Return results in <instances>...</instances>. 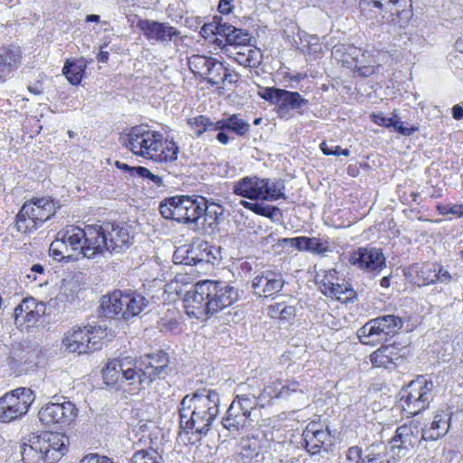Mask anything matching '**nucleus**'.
Listing matches in <instances>:
<instances>
[{
    "label": "nucleus",
    "mask_w": 463,
    "mask_h": 463,
    "mask_svg": "<svg viewBox=\"0 0 463 463\" xmlns=\"http://www.w3.org/2000/svg\"><path fill=\"white\" fill-rule=\"evenodd\" d=\"M391 0H360L359 8L362 15L372 21V24H388L389 2Z\"/></svg>",
    "instance_id": "412c9836"
},
{
    "label": "nucleus",
    "mask_w": 463,
    "mask_h": 463,
    "mask_svg": "<svg viewBox=\"0 0 463 463\" xmlns=\"http://www.w3.org/2000/svg\"><path fill=\"white\" fill-rule=\"evenodd\" d=\"M450 418V413H446L444 411H437L430 427L422 430L421 439L424 440H437L444 436L449 431Z\"/></svg>",
    "instance_id": "cd10ccee"
},
{
    "label": "nucleus",
    "mask_w": 463,
    "mask_h": 463,
    "mask_svg": "<svg viewBox=\"0 0 463 463\" xmlns=\"http://www.w3.org/2000/svg\"><path fill=\"white\" fill-rule=\"evenodd\" d=\"M80 463H113L111 459L106 456H99L98 454H90L85 456Z\"/></svg>",
    "instance_id": "e2e57ef3"
},
{
    "label": "nucleus",
    "mask_w": 463,
    "mask_h": 463,
    "mask_svg": "<svg viewBox=\"0 0 463 463\" xmlns=\"http://www.w3.org/2000/svg\"><path fill=\"white\" fill-rule=\"evenodd\" d=\"M241 454L247 458H253L259 455V445L256 439L247 440L242 444Z\"/></svg>",
    "instance_id": "4d7b16f0"
},
{
    "label": "nucleus",
    "mask_w": 463,
    "mask_h": 463,
    "mask_svg": "<svg viewBox=\"0 0 463 463\" xmlns=\"http://www.w3.org/2000/svg\"><path fill=\"white\" fill-rule=\"evenodd\" d=\"M280 91L281 89L275 87H261L258 91V95L264 100L277 106Z\"/></svg>",
    "instance_id": "603ef678"
},
{
    "label": "nucleus",
    "mask_w": 463,
    "mask_h": 463,
    "mask_svg": "<svg viewBox=\"0 0 463 463\" xmlns=\"http://www.w3.org/2000/svg\"><path fill=\"white\" fill-rule=\"evenodd\" d=\"M322 153L325 156H350V150L347 148H342L340 146H329L326 141H323L319 146Z\"/></svg>",
    "instance_id": "5fc2aeb1"
},
{
    "label": "nucleus",
    "mask_w": 463,
    "mask_h": 463,
    "mask_svg": "<svg viewBox=\"0 0 463 463\" xmlns=\"http://www.w3.org/2000/svg\"><path fill=\"white\" fill-rule=\"evenodd\" d=\"M128 306L127 292L121 290H115L111 294L105 295L100 300L102 313L107 317L123 319V313Z\"/></svg>",
    "instance_id": "5701e85b"
},
{
    "label": "nucleus",
    "mask_w": 463,
    "mask_h": 463,
    "mask_svg": "<svg viewBox=\"0 0 463 463\" xmlns=\"http://www.w3.org/2000/svg\"><path fill=\"white\" fill-rule=\"evenodd\" d=\"M394 128H395V130L398 131V133H400L401 135L405 136V137L411 136L413 133H415L418 130L417 127L405 128L402 121L396 122V124L394 123Z\"/></svg>",
    "instance_id": "69168bd1"
},
{
    "label": "nucleus",
    "mask_w": 463,
    "mask_h": 463,
    "mask_svg": "<svg viewBox=\"0 0 463 463\" xmlns=\"http://www.w3.org/2000/svg\"><path fill=\"white\" fill-rule=\"evenodd\" d=\"M84 69L85 65L82 62L67 60L62 73L71 84L78 85L82 80Z\"/></svg>",
    "instance_id": "58836bf2"
},
{
    "label": "nucleus",
    "mask_w": 463,
    "mask_h": 463,
    "mask_svg": "<svg viewBox=\"0 0 463 463\" xmlns=\"http://www.w3.org/2000/svg\"><path fill=\"white\" fill-rule=\"evenodd\" d=\"M280 386H281V380L273 382L270 385L267 386L264 389V391L262 392V396H268L270 399L278 398L277 393L279 392Z\"/></svg>",
    "instance_id": "0e129e2a"
},
{
    "label": "nucleus",
    "mask_w": 463,
    "mask_h": 463,
    "mask_svg": "<svg viewBox=\"0 0 463 463\" xmlns=\"http://www.w3.org/2000/svg\"><path fill=\"white\" fill-rule=\"evenodd\" d=\"M321 292L326 297L335 298L338 300H341L343 296H345V300L352 302L357 298V294L344 279H340L333 286L321 288Z\"/></svg>",
    "instance_id": "f704fd0d"
},
{
    "label": "nucleus",
    "mask_w": 463,
    "mask_h": 463,
    "mask_svg": "<svg viewBox=\"0 0 463 463\" xmlns=\"http://www.w3.org/2000/svg\"><path fill=\"white\" fill-rule=\"evenodd\" d=\"M309 104V100L298 91H289L281 89L277 103V113L280 118L289 116L291 111L298 114L304 113V108Z\"/></svg>",
    "instance_id": "aec40b11"
},
{
    "label": "nucleus",
    "mask_w": 463,
    "mask_h": 463,
    "mask_svg": "<svg viewBox=\"0 0 463 463\" xmlns=\"http://www.w3.org/2000/svg\"><path fill=\"white\" fill-rule=\"evenodd\" d=\"M188 123L196 137H200L206 130H214L215 122H212L210 118L205 116L190 118Z\"/></svg>",
    "instance_id": "de8ad7c7"
},
{
    "label": "nucleus",
    "mask_w": 463,
    "mask_h": 463,
    "mask_svg": "<svg viewBox=\"0 0 463 463\" xmlns=\"http://www.w3.org/2000/svg\"><path fill=\"white\" fill-rule=\"evenodd\" d=\"M128 296V308L123 313V319L128 320L139 315L148 305V300L139 293L127 292Z\"/></svg>",
    "instance_id": "e433bc0d"
},
{
    "label": "nucleus",
    "mask_w": 463,
    "mask_h": 463,
    "mask_svg": "<svg viewBox=\"0 0 463 463\" xmlns=\"http://www.w3.org/2000/svg\"><path fill=\"white\" fill-rule=\"evenodd\" d=\"M316 424L310 423L304 431V437L307 448L309 452L316 454L320 448L327 442H330V431L326 430L315 429Z\"/></svg>",
    "instance_id": "c756f323"
},
{
    "label": "nucleus",
    "mask_w": 463,
    "mask_h": 463,
    "mask_svg": "<svg viewBox=\"0 0 463 463\" xmlns=\"http://www.w3.org/2000/svg\"><path fill=\"white\" fill-rule=\"evenodd\" d=\"M4 65L11 70L20 63L21 52L19 47L4 48L0 51Z\"/></svg>",
    "instance_id": "09e8293b"
},
{
    "label": "nucleus",
    "mask_w": 463,
    "mask_h": 463,
    "mask_svg": "<svg viewBox=\"0 0 463 463\" xmlns=\"http://www.w3.org/2000/svg\"><path fill=\"white\" fill-rule=\"evenodd\" d=\"M172 373L169 355L165 351L147 354L139 359L123 357L108 362L102 369L107 385L119 383L124 392L137 395L156 380H164Z\"/></svg>",
    "instance_id": "f257e3e1"
},
{
    "label": "nucleus",
    "mask_w": 463,
    "mask_h": 463,
    "mask_svg": "<svg viewBox=\"0 0 463 463\" xmlns=\"http://www.w3.org/2000/svg\"><path fill=\"white\" fill-rule=\"evenodd\" d=\"M137 27L143 32L147 40L159 43L170 42L173 37L179 34V32L168 23H160L148 19L139 20Z\"/></svg>",
    "instance_id": "a211bd4d"
},
{
    "label": "nucleus",
    "mask_w": 463,
    "mask_h": 463,
    "mask_svg": "<svg viewBox=\"0 0 463 463\" xmlns=\"http://www.w3.org/2000/svg\"><path fill=\"white\" fill-rule=\"evenodd\" d=\"M208 298L205 280L197 282L192 290L185 293L183 299L186 314L190 317H195L197 319L211 315V307L209 306Z\"/></svg>",
    "instance_id": "4468645a"
},
{
    "label": "nucleus",
    "mask_w": 463,
    "mask_h": 463,
    "mask_svg": "<svg viewBox=\"0 0 463 463\" xmlns=\"http://www.w3.org/2000/svg\"><path fill=\"white\" fill-rule=\"evenodd\" d=\"M194 246L193 245H183L178 247L173 255V260L176 264L184 265H196V258L198 255L192 253L194 251Z\"/></svg>",
    "instance_id": "79ce46f5"
},
{
    "label": "nucleus",
    "mask_w": 463,
    "mask_h": 463,
    "mask_svg": "<svg viewBox=\"0 0 463 463\" xmlns=\"http://www.w3.org/2000/svg\"><path fill=\"white\" fill-rule=\"evenodd\" d=\"M220 394L200 388L183 397L178 406L180 428L186 433L206 436L220 412Z\"/></svg>",
    "instance_id": "f03ea898"
},
{
    "label": "nucleus",
    "mask_w": 463,
    "mask_h": 463,
    "mask_svg": "<svg viewBox=\"0 0 463 463\" xmlns=\"http://www.w3.org/2000/svg\"><path fill=\"white\" fill-rule=\"evenodd\" d=\"M98 236L94 225H86L84 228L66 226L57 232L56 239L50 245V253L55 260L77 258L79 254L94 259V238Z\"/></svg>",
    "instance_id": "7ed1b4c3"
},
{
    "label": "nucleus",
    "mask_w": 463,
    "mask_h": 463,
    "mask_svg": "<svg viewBox=\"0 0 463 463\" xmlns=\"http://www.w3.org/2000/svg\"><path fill=\"white\" fill-rule=\"evenodd\" d=\"M229 30H225V34L222 38L230 45H246L250 42V36L248 32L236 28L228 23Z\"/></svg>",
    "instance_id": "a19ab883"
},
{
    "label": "nucleus",
    "mask_w": 463,
    "mask_h": 463,
    "mask_svg": "<svg viewBox=\"0 0 463 463\" xmlns=\"http://www.w3.org/2000/svg\"><path fill=\"white\" fill-rule=\"evenodd\" d=\"M351 265L365 272L380 273L386 267V258L379 248L360 247L349 257Z\"/></svg>",
    "instance_id": "ddd939ff"
},
{
    "label": "nucleus",
    "mask_w": 463,
    "mask_h": 463,
    "mask_svg": "<svg viewBox=\"0 0 463 463\" xmlns=\"http://www.w3.org/2000/svg\"><path fill=\"white\" fill-rule=\"evenodd\" d=\"M339 279L340 278L338 277V272L335 269L326 270L320 281V288L333 286L334 283L337 282Z\"/></svg>",
    "instance_id": "680f3d73"
},
{
    "label": "nucleus",
    "mask_w": 463,
    "mask_h": 463,
    "mask_svg": "<svg viewBox=\"0 0 463 463\" xmlns=\"http://www.w3.org/2000/svg\"><path fill=\"white\" fill-rule=\"evenodd\" d=\"M250 128V124L236 114L214 123V130H229L241 137L246 135Z\"/></svg>",
    "instance_id": "72a5a7b5"
},
{
    "label": "nucleus",
    "mask_w": 463,
    "mask_h": 463,
    "mask_svg": "<svg viewBox=\"0 0 463 463\" xmlns=\"http://www.w3.org/2000/svg\"><path fill=\"white\" fill-rule=\"evenodd\" d=\"M211 315L222 311L239 299L238 289L224 281L205 280Z\"/></svg>",
    "instance_id": "9b49d317"
},
{
    "label": "nucleus",
    "mask_w": 463,
    "mask_h": 463,
    "mask_svg": "<svg viewBox=\"0 0 463 463\" xmlns=\"http://www.w3.org/2000/svg\"><path fill=\"white\" fill-rule=\"evenodd\" d=\"M280 242L284 246H289L298 250L309 251L313 254L322 255L328 250L327 242H323L315 237L284 238Z\"/></svg>",
    "instance_id": "a878e982"
},
{
    "label": "nucleus",
    "mask_w": 463,
    "mask_h": 463,
    "mask_svg": "<svg viewBox=\"0 0 463 463\" xmlns=\"http://www.w3.org/2000/svg\"><path fill=\"white\" fill-rule=\"evenodd\" d=\"M203 197L187 195L185 205L186 210H184V213H187L186 216L189 218L184 220V224H196L200 217L203 216V211H205V209H203Z\"/></svg>",
    "instance_id": "4c0bfd02"
},
{
    "label": "nucleus",
    "mask_w": 463,
    "mask_h": 463,
    "mask_svg": "<svg viewBox=\"0 0 463 463\" xmlns=\"http://www.w3.org/2000/svg\"><path fill=\"white\" fill-rule=\"evenodd\" d=\"M434 383L423 376L417 377L402 390V408L411 415L427 409L433 397Z\"/></svg>",
    "instance_id": "1a4fd4ad"
},
{
    "label": "nucleus",
    "mask_w": 463,
    "mask_h": 463,
    "mask_svg": "<svg viewBox=\"0 0 463 463\" xmlns=\"http://www.w3.org/2000/svg\"><path fill=\"white\" fill-rule=\"evenodd\" d=\"M299 393L303 395L304 392L301 383L296 380L281 381V386L277 393L278 399H288L292 394Z\"/></svg>",
    "instance_id": "49530a36"
},
{
    "label": "nucleus",
    "mask_w": 463,
    "mask_h": 463,
    "mask_svg": "<svg viewBox=\"0 0 463 463\" xmlns=\"http://www.w3.org/2000/svg\"><path fill=\"white\" fill-rule=\"evenodd\" d=\"M346 460L347 463H364V450L358 446L349 448L346 452Z\"/></svg>",
    "instance_id": "6e6d98bb"
},
{
    "label": "nucleus",
    "mask_w": 463,
    "mask_h": 463,
    "mask_svg": "<svg viewBox=\"0 0 463 463\" xmlns=\"http://www.w3.org/2000/svg\"><path fill=\"white\" fill-rule=\"evenodd\" d=\"M402 359L399 349L394 345H383L370 355V361L373 366L385 369L395 368L398 361Z\"/></svg>",
    "instance_id": "bb28decb"
},
{
    "label": "nucleus",
    "mask_w": 463,
    "mask_h": 463,
    "mask_svg": "<svg viewBox=\"0 0 463 463\" xmlns=\"http://www.w3.org/2000/svg\"><path fill=\"white\" fill-rule=\"evenodd\" d=\"M296 310L295 307L292 306H285L282 304L281 311H280V317L279 319H288L295 316Z\"/></svg>",
    "instance_id": "774afa93"
},
{
    "label": "nucleus",
    "mask_w": 463,
    "mask_h": 463,
    "mask_svg": "<svg viewBox=\"0 0 463 463\" xmlns=\"http://www.w3.org/2000/svg\"><path fill=\"white\" fill-rule=\"evenodd\" d=\"M371 117L373 123L377 124L378 126L390 128L391 125L392 124L389 118H386L382 113L373 114Z\"/></svg>",
    "instance_id": "338daca9"
},
{
    "label": "nucleus",
    "mask_w": 463,
    "mask_h": 463,
    "mask_svg": "<svg viewBox=\"0 0 463 463\" xmlns=\"http://www.w3.org/2000/svg\"><path fill=\"white\" fill-rule=\"evenodd\" d=\"M403 319L395 315H384L369 320L357 331V336L363 344L371 341H386L395 335L403 326Z\"/></svg>",
    "instance_id": "6e6552de"
},
{
    "label": "nucleus",
    "mask_w": 463,
    "mask_h": 463,
    "mask_svg": "<svg viewBox=\"0 0 463 463\" xmlns=\"http://www.w3.org/2000/svg\"><path fill=\"white\" fill-rule=\"evenodd\" d=\"M285 186L281 180L260 178L257 175L245 176L234 183L232 191L235 194L250 199L274 202L286 199L283 192Z\"/></svg>",
    "instance_id": "20e7f679"
},
{
    "label": "nucleus",
    "mask_w": 463,
    "mask_h": 463,
    "mask_svg": "<svg viewBox=\"0 0 463 463\" xmlns=\"http://www.w3.org/2000/svg\"><path fill=\"white\" fill-rule=\"evenodd\" d=\"M203 209H205L203 211V215H204V221L208 222L209 227L218 224L219 218L223 214V208L213 203L207 204V201L204 199Z\"/></svg>",
    "instance_id": "c03bdc74"
},
{
    "label": "nucleus",
    "mask_w": 463,
    "mask_h": 463,
    "mask_svg": "<svg viewBox=\"0 0 463 463\" xmlns=\"http://www.w3.org/2000/svg\"><path fill=\"white\" fill-rule=\"evenodd\" d=\"M162 134L156 131H150L146 128L145 133L143 134V142L140 145L141 150H143L144 153L137 154V156L151 160L157 159L156 155L162 146Z\"/></svg>",
    "instance_id": "7c9ffc66"
},
{
    "label": "nucleus",
    "mask_w": 463,
    "mask_h": 463,
    "mask_svg": "<svg viewBox=\"0 0 463 463\" xmlns=\"http://www.w3.org/2000/svg\"><path fill=\"white\" fill-rule=\"evenodd\" d=\"M39 439L45 455L49 459V463H53L59 460L66 452V443L69 439L60 432H43L37 436Z\"/></svg>",
    "instance_id": "6ab92c4d"
},
{
    "label": "nucleus",
    "mask_w": 463,
    "mask_h": 463,
    "mask_svg": "<svg viewBox=\"0 0 463 463\" xmlns=\"http://www.w3.org/2000/svg\"><path fill=\"white\" fill-rule=\"evenodd\" d=\"M98 237H95V254L109 252L120 253L128 250L132 244V238L128 227L114 222L94 224Z\"/></svg>",
    "instance_id": "39448f33"
},
{
    "label": "nucleus",
    "mask_w": 463,
    "mask_h": 463,
    "mask_svg": "<svg viewBox=\"0 0 463 463\" xmlns=\"http://www.w3.org/2000/svg\"><path fill=\"white\" fill-rule=\"evenodd\" d=\"M15 226L17 231L24 233H30L41 225L38 223L37 220H34L33 216H27L26 214H24V216H21L20 211L16 216Z\"/></svg>",
    "instance_id": "8fccbe9b"
},
{
    "label": "nucleus",
    "mask_w": 463,
    "mask_h": 463,
    "mask_svg": "<svg viewBox=\"0 0 463 463\" xmlns=\"http://www.w3.org/2000/svg\"><path fill=\"white\" fill-rule=\"evenodd\" d=\"M76 413L77 409L71 402H50L39 411L38 416L45 424L68 425L74 420Z\"/></svg>",
    "instance_id": "2eb2a0df"
},
{
    "label": "nucleus",
    "mask_w": 463,
    "mask_h": 463,
    "mask_svg": "<svg viewBox=\"0 0 463 463\" xmlns=\"http://www.w3.org/2000/svg\"><path fill=\"white\" fill-rule=\"evenodd\" d=\"M34 401L29 388H17L0 398V422H10L25 414Z\"/></svg>",
    "instance_id": "9d476101"
},
{
    "label": "nucleus",
    "mask_w": 463,
    "mask_h": 463,
    "mask_svg": "<svg viewBox=\"0 0 463 463\" xmlns=\"http://www.w3.org/2000/svg\"><path fill=\"white\" fill-rule=\"evenodd\" d=\"M137 175L143 179H147L154 183L157 187L163 185V180L159 175H154L146 167L138 166L137 170Z\"/></svg>",
    "instance_id": "13d9d810"
},
{
    "label": "nucleus",
    "mask_w": 463,
    "mask_h": 463,
    "mask_svg": "<svg viewBox=\"0 0 463 463\" xmlns=\"http://www.w3.org/2000/svg\"><path fill=\"white\" fill-rule=\"evenodd\" d=\"M145 130L146 128L143 126H135L128 133L120 134L119 143L137 156V154H142L144 151L141 150L140 145L143 142L142 138Z\"/></svg>",
    "instance_id": "473e14b6"
},
{
    "label": "nucleus",
    "mask_w": 463,
    "mask_h": 463,
    "mask_svg": "<svg viewBox=\"0 0 463 463\" xmlns=\"http://www.w3.org/2000/svg\"><path fill=\"white\" fill-rule=\"evenodd\" d=\"M257 405L254 396L237 395L222 420V427L232 434L248 428L253 421L251 415Z\"/></svg>",
    "instance_id": "0eeeda50"
},
{
    "label": "nucleus",
    "mask_w": 463,
    "mask_h": 463,
    "mask_svg": "<svg viewBox=\"0 0 463 463\" xmlns=\"http://www.w3.org/2000/svg\"><path fill=\"white\" fill-rule=\"evenodd\" d=\"M420 441L418 430L414 432L411 426L402 425L398 427L395 435L390 441V453L392 454V459L406 456Z\"/></svg>",
    "instance_id": "f3484780"
},
{
    "label": "nucleus",
    "mask_w": 463,
    "mask_h": 463,
    "mask_svg": "<svg viewBox=\"0 0 463 463\" xmlns=\"http://www.w3.org/2000/svg\"><path fill=\"white\" fill-rule=\"evenodd\" d=\"M55 212L53 202L43 197L25 203L21 208V216H24V214L33 216L34 220H37L38 223L42 225L53 216Z\"/></svg>",
    "instance_id": "4be33fe9"
},
{
    "label": "nucleus",
    "mask_w": 463,
    "mask_h": 463,
    "mask_svg": "<svg viewBox=\"0 0 463 463\" xmlns=\"http://www.w3.org/2000/svg\"><path fill=\"white\" fill-rule=\"evenodd\" d=\"M388 11L390 14L388 24L405 28L413 15L411 0H391Z\"/></svg>",
    "instance_id": "393cba45"
},
{
    "label": "nucleus",
    "mask_w": 463,
    "mask_h": 463,
    "mask_svg": "<svg viewBox=\"0 0 463 463\" xmlns=\"http://www.w3.org/2000/svg\"><path fill=\"white\" fill-rule=\"evenodd\" d=\"M364 453V463H391L388 448L381 439L368 445Z\"/></svg>",
    "instance_id": "2f4dec72"
},
{
    "label": "nucleus",
    "mask_w": 463,
    "mask_h": 463,
    "mask_svg": "<svg viewBox=\"0 0 463 463\" xmlns=\"http://www.w3.org/2000/svg\"><path fill=\"white\" fill-rule=\"evenodd\" d=\"M347 47L348 44L345 43H338L334 45L331 51L332 55L335 60L341 61L343 62H348L347 52L349 50H347Z\"/></svg>",
    "instance_id": "bf43d9fd"
},
{
    "label": "nucleus",
    "mask_w": 463,
    "mask_h": 463,
    "mask_svg": "<svg viewBox=\"0 0 463 463\" xmlns=\"http://www.w3.org/2000/svg\"><path fill=\"white\" fill-rule=\"evenodd\" d=\"M278 211L276 206L266 205L260 203H255L252 212L265 217H272L274 213Z\"/></svg>",
    "instance_id": "052dcab7"
},
{
    "label": "nucleus",
    "mask_w": 463,
    "mask_h": 463,
    "mask_svg": "<svg viewBox=\"0 0 463 463\" xmlns=\"http://www.w3.org/2000/svg\"><path fill=\"white\" fill-rule=\"evenodd\" d=\"M197 256L196 265L202 262L212 263L222 259L221 249L207 241H201L194 246V251Z\"/></svg>",
    "instance_id": "c9c22d12"
},
{
    "label": "nucleus",
    "mask_w": 463,
    "mask_h": 463,
    "mask_svg": "<svg viewBox=\"0 0 463 463\" xmlns=\"http://www.w3.org/2000/svg\"><path fill=\"white\" fill-rule=\"evenodd\" d=\"M179 153V147L175 142H170L168 145L164 146V143L162 142V146L159 148V151L156 152V158L153 159L156 162H173L177 159V156Z\"/></svg>",
    "instance_id": "a18cd8bd"
},
{
    "label": "nucleus",
    "mask_w": 463,
    "mask_h": 463,
    "mask_svg": "<svg viewBox=\"0 0 463 463\" xmlns=\"http://www.w3.org/2000/svg\"><path fill=\"white\" fill-rule=\"evenodd\" d=\"M189 68L194 73L199 74H213L215 71H218V74L221 71H226L223 64L213 57H206L203 55H194L190 58Z\"/></svg>",
    "instance_id": "c85d7f7f"
},
{
    "label": "nucleus",
    "mask_w": 463,
    "mask_h": 463,
    "mask_svg": "<svg viewBox=\"0 0 463 463\" xmlns=\"http://www.w3.org/2000/svg\"><path fill=\"white\" fill-rule=\"evenodd\" d=\"M130 463H164L162 456L155 449H140L130 458Z\"/></svg>",
    "instance_id": "37998d69"
},
{
    "label": "nucleus",
    "mask_w": 463,
    "mask_h": 463,
    "mask_svg": "<svg viewBox=\"0 0 463 463\" xmlns=\"http://www.w3.org/2000/svg\"><path fill=\"white\" fill-rule=\"evenodd\" d=\"M37 301L33 298H26L14 308V317L15 324L20 322V317L28 314L31 308H36Z\"/></svg>",
    "instance_id": "3c124183"
},
{
    "label": "nucleus",
    "mask_w": 463,
    "mask_h": 463,
    "mask_svg": "<svg viewBox=\"0 0 463 463\" xmlns=\"http://www.w3.org/2000/svg\"><path fill=\"white\" fill-rule=\"evenodd\" d=\"M404 276L414 281L419 287L436 282L448 284L452 279L449 270L437 263H426L420 267H418V265L411 266L404 272Z\"/></svg>",
    "instance_id": "f8f14e48"
},
{
    "label": "nucleus",
    "mask_w": 463,
    "mask_h": 463,
    "mask_svg": "<svg viewBox=\"0 0 463 463\" xmlns=\"http://www.w3.org/2000/svg\"><path fill=\"white\" fill-rule=\"evenodd\" d=\"M285 285L283 275L271 269H266L256 275L251 283L254 293L269 298L280 292Z\"/></svg>",
    "instance_id": "dca6fc26"
},
{
    "label": "nucleus",
    "mask_w": 463,
    "mask_h": 463,
    "mask_svg": "<svg viewBox=\"0 0 463 463\" xmlns=\"http://www.w3.org/2000/svg\"><path fill=\"white\" fill-rule=\"evenodd\" d=\"M187 195H177L167 198L160 203L159 212L163 218L174 220L180 223H184L188 217L184 213Z\"/></svg>",
    "instance_id": "b1692460"
},
{
    "label": "nucleus",
    "mask_w": 463,
    "mask_h": 463,
    "mask_svg": "<svg viewBox=\"0 0 463 463\" xmlns=\"http://www.w3.org/2000/svg\"><path fill=\"white\" fill-rule=\"evenodd\" d=\"M45 313V305L43 302L36 303V308H31L28 314L20 317V322L34 324Z\"/></svg>",
    "instance_id": "864d4df0"
},
{
    "label": "nucleus",
    "mask_w": 463,
    "mask_h": 463,
    "mask_svg": "<svg viewBox=\"0 0 463 463\" xmlns=\"http://www.w3.org/2000/svg\"><path fill=\"white\" fill-rule=\"evenodd\" d=\"M106 326L87 325L65 334L62 345L69 353L86 354L101 348L100 340L107 335Z\"/></svg>",
    "instance_id": "423d86ee"
},
{
    "label": "nucleus",
    "mask_w": 463,
    "mask_h": 463,
    "mask_svg": "<svg viewBox=\"0 0 463 463\" xmlns=\"http://www.w3.org/2000/svg\"><path fill=\"white\" fill-rule=\"evenodd\" d=\"M225 30H229L228 23L224 22L222 17L215 15L212 22L204 24L201 27L200 33L204 38L211 35L222 37V35L225 34Z\"/></svg>",
    "instance_id": "ea45409f"
}]
</instances>
